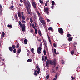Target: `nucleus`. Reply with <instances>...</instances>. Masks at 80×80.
<instances>
[{"instance_id":"nucleus-1","label":"nucleus","mask_w":80,"mask_h":80,"mask_svg":"<svg viewBox=\"0 0 80 80\" xmlns=\"http://www.w3.org/2000/svg\"><path fill=\"white\" fill-rule=\"evenodd\" d=\"M24 2L25 3V6L26 7H27V9H28V7L29 8H31V5H30V3L29 2V1H28L27 2V0H24Z\"/></svg>"},{"instance_id":"nucleus-2","label":"nucleus","mask_w":80,"mask_h":80,"mask_svg":"<svg viewBox=\"0 0 80 80\" xmlns=\"http://www.w3.org/2000/svg\"><path fill=\"white\" fill-rule=\"evenodd\" d=\"M19 24L20 27V28H22V30L23 32H25V25L23 24L22 25V23L20 21L19 22Z\"/></svg>"},{"instance_id":"nucleus-3","label":"nucleus","mask_w":80,"mask_h":80,"mask_svg":"<svg viewBox=\"0 0 80 80\" xmlns=\"http://www.w3.org/2000/svg\"><path fill=\"white\" fill-rule=\"evenodd\" d=\"M57 64V61L56 59H54L53 60H51L50 62V65H53L55 67Z\"/></svg>"},{"instance_id":"nucleus-4","label":"nucleus","mask_w":80,"mask_h":80,"mask_svg":"<svg viewBox=\"0 0 80 80\" xmlns=\"http://www.w3.org/2000/svg\"><path fill=\"white\" fill-rule=\"evenodd\" d=\"M44 12L45 13H46L47 15H49V9L47 7H44Z\"/></svg>"},{"instance_id":"nucleus-5","label":"nucleus","mask_w":80,"mask_h":80,"mask_svg":"<svg viewBox=\"0 0 80 80\" xmlns=\"http://www.w3.org/2000/svg\"><path fill=\"white\" fill-rule=\"evenodd\" d=\"M16 48V46H15V45L13 44L12 47L11 46L9 47V49L10 52H13V49H15Z\"/></svg>"},{"instance_id":"nucleus-6","label":"nucleus","mask_w":80,"mask_h":80,"mask_svg":"<svg viewBox=\"0 0 80 80\" xmlns=\"http://www.w3.org/2000/svg\"><path fill=\"white\" fill-rule=\"evenodd\" d=\"M58 31L59 33L60 34H61V35H62V34H63V33H64L63 32V29H62V28H59L58 29Z\"/></svg>"},{"instance_id":"nucleus-7","label":"nucleus","mask_w":80,"mask_h":80,"mask_svg":"<svg viewBox=\"0 0 80 80\" xmlns=\"http://www.w3.org/2000/svg\"><path fill=\"white\" fill-rule=\"evenodd\" d=\"M41 23H42V25L44 26V27H46L45 26V24H46V22H45V21L44 20L42 21V22H41Z\"/></svg>"},{"instance_id":"nucleus-8","label":"nucleus","mask_w":80,"mask_h":80,"mask_svg":"<svg viewBox=\"0 0 80 80\" xmlns=\"http://www.w3.org/2000/svg\"><path fill=\"white\" fill-rule=\"evenodd\" d=\"M32 4L33 7L34 8H37V6L36 5V4H35V3L33 2L32 3Z\"/></svg>"},{"instance_id":"nucleus-9","label":"nucleus","mask_w":80,"mask_h":80,"mask_svg":"<svg viewBox=\"0 0 80 80\" xmlns=\"http://www.w3.org/2000/svg\"><path fill=\"white\" fill-rule=\"evenodd\" d=\"M33 16L35 19H37V15L35 12L32 13Z\"/></svg>"},{"instance_id":"nucleus-10","label":"nucleus","mask_w":80,"mask_h":80,"mask_svg":"<svg viewBox=\"0 0 80 80\" xmlns=\"http://www.w3.org/2000/svg\"><path fill=\"white\" fill-rule=\"evenodd\" d=\"M28 9H27V8L26 7V9L27 10L28 12V14H30V12L29 11V10H30V9L29 8V7L28 6Z\"/></svg>"},{"instance_id":"nucleus-11","label":"nucleus","mask_w":80,"mask_h":80,"mask_svg":"<svg viewBox=\"0 0 80 80\" xmlns=\"http://www.w3.org/2000/svg\"><path fill=\"white\" fill-rule=\"evenodd\" d=\"M18 14L19 18H21L22 16H21V14H20V12H18Z\"/></svg>"},{"instance_id":"nucleus-12","label":"nucleus","mask_w":80,"mask_h":80,"mask_svg":"<svg viewBox=\"0 0 80 80\" xmlns=\"http://www.w3.org/2000/svg\"><path fill=\"white\" fill-rule=\"evenodd\" d=\"M37 14L38 15L39 17H41V14L40 13V12H39V11H38V12H37Z\"/></svg>"},{"instance_id":"nucleus-13","label":"nucleus","mask_w":80,"mask_h":80,"mask_svg":"<svg viewBox=\"0 0 80 80\" xmlns=\"http://www.w3.org/2000/svg\"><path fill=\"white\" fill-rule=\"evenodd\" d=\"M14 7H13V6H11L10 7V8L11 10H14V9H15Z\"/></svg>"},{"instance_id":"nucleus-14","label":"nucleus","mask_w":80,"mask_h":80,"mask_svg":"<svg viewBox=\"0 0 80 80\" xmlns=\"http://www.w3.org/2000/svg\"><path fill=\"white\" fill-rule=\"evenodd\" d=\"M51 61H52V60H48V59L46 61V62H47L48 63H49V64L50 63V62Z\"/></svg>"},{"instance_id":"nucleus-15","label":"nucleus","mask_w":80,"mask_h":80,"mask_svg":"<svg viewBox=\"0 0 80 80\" xmlns=\"http://www.w3.org/2000/svg\"><path fill=\"white\" fill-rule=\"evenodd\" d=\"M28 42L27 41V40L25 39L24 40V44H27V42Z\"/></svg>"},{"instance_id":"nucleus-16","label":"nucleus","mask_w":80,"mask_h":80,"mask_svg":"<svg viewBox=\"0 0 80 80\" xmlns=\"http://www.w3.org/2000/svg\"><path fill=\"white\" fill-rule=\"evenodd\" d=\"M36 68L37 70H38V71H40V68H39V67H38V66H37L36 67Z\"/></svg>"},{"instance_id":"nucleus-17","label":"nucleus","mask_w":80,"mask_h":80,"mask_svg":"<svg viewBox=\"0 0 80 80\" xmlns=\"http://www.w3.org/2000/svg\"><path fill=\"white\" fill-rule=\"evenodd\" d=\"M38 33L40 36H42V34H41V31L40 30L38 31Z\"/></svg>"},{"instance_id":"nucleus-18","label":"nucleus","mask_w":80,"mask_h":80,"mask_svg":"<svg viewBox=\"0 0 80 80\" xmlns=\"http://www.w3.org/2000/svg\"><path fill=\"white\" fill-rule=\"evenodd\" d=\"M21 52V49L18 48V50H17V52L18 53H20V52Z\"/></svg>"},{"instance_id":"nucleus-19","label":"nucleus","mask_w":80,"mask_h":80,"mask_svg":"<svg viewBox=\"0 0 80 80\" xmlns=\"http://www.w3.org/2000/svg\"><path fill=\"white\" fill-rule=\"evenodd\" d=\"M25 17L24 15H23L22 16V21H24V20H25Z\"/></svg>"},{"instance_id":"nucleus-20","label":"nucleus","mask_w":80,"mask_h":80,"mask_svg":"<svg viewBox=\"0 0 80 80\" xmlns=\"http://www.w3.org/2000/svg\"><path fill=\"white\" fill-rule=\"evenodd\" d=\"M8 27H9V28H12V25H10L8 24Z\"/></svg>"},{"instance_id":"nucleus-21","label":"nucleus","mask_w":80,"mask_h":80,"mask_svg":"<svg viewBox=\"0 0 80 80\" xmlns=\"http://www.w3.org/2000/svg\"><path fill=\"white\" fill-rule=\"evenodd\" d=\"M34 75H36V76H37V75H38V74L37 73V70H35V71Z\"/></svg>"},{"instance_id":"nucleus-22","label":"nucleus","mask_w":80,"mask_h":80,"mask_svg":"<svg viewBox=\"0 0 80 80\" xmlns=\"http://www.w3.org/2000/svg\"><path fill=\"white\" fill-rule=\"evenodd\" d=\"M72 40H73V39H72V38H68V40L69 42H70L71 41H72Z\"/></svg>"},{"instance_id":"nucleus-23","label":"nucleus","mask_w":80,"mask_h":80,"mask_svg":"<svg viewBox=\"0 0 80 80\" xmlns=\"http://www.w3.org/2000/svg\"><path fill=\"white\" fill-rule=\"evenodd\" d=\"M46 67H49V63H47V62H46Z\"/></svg>"},{"instance_id":"nucleus-24","label":"nucleus","mask_w":80,"mask_h":80,"mask_svg":"<svg viewBox=\"0 0 80 80\" xmlns=\"http://www.w3.org/2000/svg\"><path fill=\"white\" fill-rule=\"evenodd\" d=\"M19 46H20V44H19L18 43V44H17L16 45V48H19Z\"/></svg>"},{"instance_id":"nucleus-25","label":"nucleus","mask_w":80,"mask_h":80,"mask_svg":"<svg viewBox=\"0 0 80 80\" xmlns=\"http://www.w3.org/2000/svg\"><path fill=\"white\" fill-rule=\"evenodd\" d=\"M37 52H38V54H40L41 53V51L38 50H37Z\"/></svg>"},{"instance_id":"nucleus-26","label":"nucleus","mask_w":80,"mask_h":80,"mask_svg":"<svg viewBox=\"0 0 80 80\" xmlns=\"http://www.w3.org/2000/svg\"><path fill=\"white\" fill-rule=\"evenodd\" d=\"M13 52L15 53H16L17 52V49H14V50H13Z\"/></svg>"},{"instance_id":"nucleus-27","label":"nucleus","mask_w":80,"mask_h":80,"mask_svg":"<svg viewBox=\"0 0 80 80\" xmlns=\"http://www.w3.org/2000/svg\"><path fill=\"white\" fill-rule=\"evenodd\" d=\"M40 18H39V19L40 22L42 21L43 20V19H42V18L41 17H39Z\"/></svg>"},{"instance_id":"nucleus-28","label":"nucleus","mask_w":80,"mask_h":80,"mask_svg":"<svg viewBox=\"0 0 80 80\" xmlns=\"http://www.w3.org/2000/svg\"><path fill=\"white\" fill-rule=\"evenodd\" d=\"M51 3H52V5H55V2H54L53 1H52Z\"/></svg>"},{"instance_id":"nucleus-29","label":"nucleus","mask_w":80,"mask_h":80,"mask_svg":"<svg viewBox=\"0 0 80 80\" xmlns=\"http://www.w3.org/2000/svg\"><path fill=\"white\" fill-rule=\"evenodd\" d=\"M2 38H4V37H5V33L3 32H2Z\"/></svg>"},{"instance_id":"nucleus-30","label":"nucleus","mask_w":80,"mask_h":80,"mask_svg":"<svg viewBox=\"0 0 80 80\" xmlns=\"http://www.w3.org/2000/svg\"><path fill=\"white\" fill-rule=\"evenodd\" d=\"M31 52L32 53H34V49L33 48H32L31 49Z\"/></svg>"},{"instance_id":"nucleus-31","label":"nucleus","mask_w":80,"mask_h":80,"mask_svg":"<svg viewBox=\"0 0 80 80\" xmlns=\"http://www.w3.org/2000/svg\"><path fill=\"white\" fill-rule=\"evenodd\" d=\"M35 33L36 34H38V32H37V28L35 29Z\"/></svg>"},{"instance_id":"nucleus-32","label":"nucleus","mask_w":80,"mask_h":80,"mask_svg":"<svg viewBox=\"0 0 80 80\" xmlns=\"http://www.w3.org/2000/svg\"><path fill=\"white\" fill-rule=\"evenodd\" d=\"M30 20L31 23H33V19L32 18H30Z\"/></svg>"},{"instance_id":"nucleus-33","label":"nucleus","mask_w":80,"mask_h":80,"mask_svg":"<svg viewBox=\"0 0 80 80\" xmlns=\"http://www.w3.org/2000/svg\"><path fill=\"white\" fill-rule=\"evenodd\" d=\"M43 52L44 55H46V51L45 49L44 50Z\"/></svg>"},{"instance_id":"nucleus-34","label":"nucleus","mask_w":80,"mask_h":80,"mask_svg":"<svg viewBox=\"0 0 80 80\" xmlns=\"http://www.w3.org/2000/svg\"><path fill=\"white\" fill-rule=\"evenodd\" d=\"M42 39L43 40V42L44 44H45V43H47V42H46V41H44V40H43V37L42 36Z\"/></svg>"},{"instance_id":"nucleus-35","label":"nucleus","mask_w":80,"mask_h":80,"mask_svg":"<svg viewBox=\"0 0 80 80\" xmlns=\"http://www.w3.org/2000/svg\"><path fill=\"white\" fill-rule=\"evenodd\" d=\"M32 60L30 59H28L27 60L28 62H31Z\"/></svg>"},{"instance_id":"nucleus-36","label":"nucleus","mask_w":80,"mask_h":80,"mask_svg":"<svg viewBox=\"0 0 80 80\" xmlns=\"http://www.w3.org/2000/svg\"><path fill=\"white\" fill-rule=\"evenodd\" d=\"M52 29H53V28H52L50 27L48 28V30H51V31H52Z\"/></svg>"},{"instance_id":"nucleus-37","label":"nucleus","mask_w":80,"mask_h":80,"mask_svg":"<svg viewBox=\"0 0 80 80\" xmlns=\"http://www.w3.org/2000/svg\"><path fill=\"white\" fill-rule=\"evenodd\" d=\"M39 2L41 4H42L43 3V1H42L41 0H40Z\"/></svg>"},{"instance_id":"nucleus-38","label":"nucleus","mask_w":80,"mask_h":80,"mask_svg":"<svg viewBox=\"0 0 80 80\" xmlns=\"http://www.w3.org/2000/svg\"><path fill=\"white\" fill-rule=\"evenodd\" d=\"M53 47L54 48H56L57 47V45L55 43H53Z\"/></svg>"},{"instance_id":"nucleus-39","label":"nucleus","mask_w":80,"mask_h":80,"mask_svg":"<svg viewBox=\"0 0 80 80\" xmlns=\"http://www.w3.org/2000/svg\"><path fill=\"white\" fill-rule=\"evenodd\" d=\"M71 55H73L74 54V51L73 50L71 51Z\"/></svg>"},{"instance_id":"nucleus-40","label":"nucleus","mask_w":80,"mask_h":80,"mask_svg":"<svg viewBox=\"0 0 80 80\" xmlns=\"http://www.w3.org/2000/svg\"><path fill=\"white\" fill-rule=\"evenodd\" d=\"M67 37H71V35H70V34H68L67 35Z\"/></svg>"},{"instance_id":"nucleus-41","label":"nucleus","mask_w":80,"mask_h":80,"mask_svg":"<svg viewBox=\"0 0 80 80\" xmlns=\"http://www.w3.org/2000/svg\"><path fill=\"white\" fill-rule=\"evenodd\" d=\"M37 50H39L40 51H41V50H42V48L40 47H39L38 48V49H37Z\"/></svg>"},{"instance_id":"nucleus-42","label":"nucleus","mask_w":80,"mask_h":80,"mask_svg":"<svg viewBox=\"0 0 80 80\" xmlns=\"http://www.w3.org/2000/svg\"><path fill=\"white\" fill-rule=\"evenodd\" d=\"M49 78V75H47L46 76V79H48Z\"/></svg>"},{"instance_id":"nucleus-43","label":"nucleus","mask_w":80,"mask_h":80,"mask_svg":"<svg viewBox=\"0 0 80 80\" xmlns=\"http://www.w3.org/2000/svg\"><path fill=\"white\" fill-rule=\"evenodd\" d=\"M44 57H45L44 56H42V61L44 60Z\"/></svg>"},{"instance_id":"nucleus-44","label":"nucleus","mask_w":80,"mask_h":80,"mask_svg":"<svg viewBox=\"0 0 80 80\" xmlns=\"http://www.w3.org/2000/svg\"><path fill=\"white\" fill-rule=\"evenodd\" d=\"M52 73H55V70L54 69H52Z\"/></svg>"},{"instance_id":"nucleus-45","label":"nucleus","mask_w":80,"mask_h":80,"mask_svg":"<svg viewBox=\"0 0 80 80\" xmlns=\"http://www.w3.org/2000/svg\"><path fill=\"white\" fill-rule=\"evenodd\" d=\"M15 18L16 19H18V15H17V14L15 15Z\"/></svg>"},{"instance_id":"nucleus-46","label":"nucleus","mask_w":80,"mask_h":80,"mask_svg":"<svg viewBox=\"0 0 80 80\" xmlns=\"http://www.w3.org/2000/svg\"><path fill=\"white\" fill-rule=\"evenodd\" d=\"M47 59V57L45 56L44 58V61H45Z\"/></svg>"},{"instance_id":"nucleus-47","label":"nucleus","mask_w":80,"mask_h":80,"mask_svg":"<svg viewBox=\"0 0 80 80\" xmlns=\"http://www.w3.org/2000/svg\"><path fill=\"white\" fill-rule=\"evenodd\" d=\"M32 27H33L34 29H35V25L34 24H32Z\"/></svg>"},{"instance_id":"nucleus-48","label":"nucleus","mask_w":80,"mask_h":80,"mask_svg":"<svg viewBox=\"0 0 80 80\" xmlns=\"http://www.w3.org/2000/svg\"><path fill=\"white\" fill-rule=\"evenodd\" d=\"M71 78L72 80H75V78L72 76Z\"/></svg>"},{"instance_id":"nucleus-49","label":"nucleus","mask_w":80,"mask_h":80,"mask_svg":"<svg viewBox=\"0 0 80 80\" xmlns=\"http://www.w3.org/2000/svg\"><path fill=\"white\" fill-rule=\"evenodd\" d=\"M47 5H48V2H46V3L45 4V6H47Z\"/></svg>"},{"instance_id":"nucleus-50","label":"nucleus","mask_w":80,"mask_h":80,"mask_svg":"<svg viewBox=\"0 0 80 80\" xmlns=\"http://www.w3.org/2000/svg\"><path fill=\"white\" fill-rule=\"evenodd\" d=\"M39 47H41L42 48V43H41L40 44V45H39Z\"/></svg>"},{"instance_id":"nucleus-51","label":"nucleus","mask_w":80,"mask_h":80,"mask_svg":"<svg viewBox=\"0 0 80 80\" xmlns=\"http://www.w3.org/2000/svg\"><path fill=\"white\" fill-rule=\"evenodd\" d=\"M47 22H50V20H49L48 19H47Z\"/></svg>"},{"instance_id":"nucleus-52","label":"nucleus","mask_w":80,"mask_h":80,"mask_svg":"<svg viewBox=\"0 0 80 80\" xmlns=\"http://www.w3.org/2000/svg\"><path fill=\"white\" fill-rule=\"evenodd\" d=\"M30 32H31V33H33V29H30Z\"/></svg>"},{"instance_id":"nucleus-53","label":"nucleus","mask_w":80,"mask_h":80,"mask_svg":"<svg viewBox=\"0 0 80 80\" xmlns=\"http://www.w3.org/2000/svg\"><path fill=\"white\" fill-rule=\"evenodd\" d=\"M53 7H54V6L53 5H52L51 6V8L52 9H53Z\"/></svg>"},{"instance_id":"nucleus-54","label":"nucleus","mask_w":80,"mask_h":80,"mask_svg":"<svg viewBox=\"0 0 80 80\" xmlns=\"http://www.w3.org/2000/svg\"><path fill=\"white\" fill-rule=\"evenodd\" d=\"M40 71H37V73L38 74H39V73H40Z\"/></svg>"},{"instance_id":"nucleus-55","label":"nucleus","mask_w":80,"mask_h":80,"mask_svg":"<svg viewBox=\"0 0 80 80\" xmlns=\"http://www.w3.org/2000/svg\"><path fill=\"white\" fill-rule=\"evenodd\" d=\"M56 49H54V52L55 53H56Z\"/></svg>"},{"instance_id":"nucleus-56","label":"nucleus","mask_w":80,"mask_h":80,"mask_svg":"<svg viewBox=\"0 0 80 80\" xmlns=\"http://www.w3.org/2000/svg\"><path fill=\"white\" fill-rule=\"evenodd\" d=\"M2 10H1V11H0V14H1V15H2Z\"/></svg>"},{"instance_id":"nucleus-57","label":"nucleus","mask_w":80,"mask_h":80,"mask_svg":"<svg viewBox=\"0 0 80 80\" xmlns=\"http://www.w3.org/2000/svg\"><path fill=\"white\" fill-rule=\"evenodd\" d=\"M44 45H45V47H47L48 46L47 44V43L44 44Z\"/></svg>"},{"instance_id":"nucleus-58","label":"nucleus","mask_w":80,"mask_h":80,"mask_svg":"<svg viewBox=\"0 0 80 80\" xmlns=\"http://www.w3.org/2000/svg\"><path fill=\"white\" fill-rule=\"evenodd\" d=\"M58 67H56V70H58Z\"/></svg>"},{"instance_id":"nucleus-59","label":"nucleus","mask_w":80,"mask_h":80,"mask_svg":"<svg viewBox=\"0 0 80 80\" xmlns=\"http://www.w3.org/2000/svg\"><path fill=\"white\" fill-rule=\"evenodd\" d=\"M22 23H26V22H25V21H23L22 22Z\"/></svg>"},{"instance_id":"nucleus-60","label":"nucleus","mask_w":80,"mask_h":80,"mask_svg":"<svg viewBox=\"0 0 80 80\" xmlns=\"http://www.w3.org/2000/svg\"><path fill=\"white\" fill-rule=\"evenodd\" d=\"M2 6H1V7H0V10H2Z\"/></svg>"},{"instance_id":"nucleus-61","label":"nucleus","mask_w":80,"mask_h":80,"mask_svg":"<svg viewBox=\"0 0 80 80\" xmlns=\"http://www.w3.org/2000/svg\"><path fill=\"white\" fill-rule=\"evenodd\" d=\"M49 42L50 44H52V42L51 41V40H49Z\"/></svg>"},{"instance_id":"nucleus-62","label":"nucleus","mask_w":80,"mask_h":80,"mask_svg":"<svg viewBox=\"0 0 80 80\" xmlns=\"http://www.w3.org/2000/svg\"><path fill=\"white\" fill-rule=\"evenodd\" d=\"M21 3H23V1L22 0H20Z\"/></svg>"},{"instance_id":"nucleus-63","label":"nucleus","mask_w":80,"mask_h":80,"mask_svg":"<svg viewBox=\"0 0 80 80\" xmlns=\"http://www.w3.org/2000/svg\"><path fill=\"white\" fill-rule=\"evenodd\" d=\"M38 40L39 42H41V39H38Z\"/></svg>"},{"instance_id":"nucleus-64","label":"nucleus","mask_w":80,"mask_h":80,"mask_svg":"<svg viewBox=\"0 0 80 80\" xmlns=\"http://www.w3.org/2000/svg\"><path fill=\"white\" fill-rule=\"evenodd\" d=\"M74 45H77V42H74Z\"/></svg>"}]
</instances>
